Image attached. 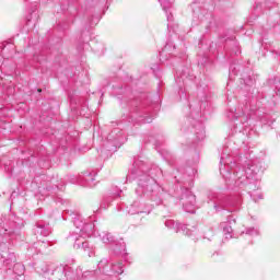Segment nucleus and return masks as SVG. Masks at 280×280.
I'll list each match as a JSON object with an SVG mask.
<instances>
[{
	"label": "nucleus",
	"mask_w": 280,
	"mask_h": 280,
	"mask_svg": "<svg viewBox=\"0 0 280 280\" xmlns=\"http://www.w3.org/2000/svg\"><path fill=\"white\" fill-rule=\"evenodd\" d=\"M145 163L136 161L131 168V176L136 178L138 187L136 188L138 199L132 202L127 209L129 215H137L139 213H150L154 205L159 206L163 203V188L158 185L156 179L163 176V171L159 166H153L149 170ZM145 200H150L153 203H145Z\"/></svg>",
	"instance_id": "obj_1"
},
{
	"label": "nucleus",
	"mask_w": 280,
	"mask_h": 280,
	"mask_svg": "<svg viewBox=\"0 0 280 280\" xmlns=\"http://www.w3.org/2000/svg\"><path fill=\"white\" fill-rule=\"evenodd\" d=\"M220 165V174L230 187H240L241 189L245 188L254 202L264 198V195L259 191V172H261V162L257 160H247L242 167H238L234 174H231V171L229 170H233V165H235V163L231 161L229 154L222 153Z\"/></svg>",
	"instance_id": "obj_2"
},
{
	"label": "nucleus",
	"mask_w": 280,
	"mask_h": 280,
	"mask_svg": "<svg viewBox=\"0 0 280 280\" xmlns=\"http://www.w3.org/2000/svg\"><path fill=\"white\" fill-rule=\"evenodd\" d=\"M73 224L75 226V231L70 235L71 242H74V248H82L86 250L89 248V242H86V237H91L93 235V231H95V224L93 223H84L82 220V215L77 214L73 218Z\"/></svg>",
	"instance_id": "obj_3"
},
{
	"label": "nucleus",
	"mask_w": 280,
	"mask_h": 280,
	"mask_svg": "<svg viewBox=\"0 0 280 280\" xmlns=\"http://www.w3.org/2000/svg\"><path fill=\"white\" fill-rule=\"evenodd\" d=\"M124 273V262H113L108 266L107 259H102L98 262L96 275L101 276L103 280H110V277L119 276Z\"/></svg>",
	"instance_id": "obj_4"
},
{
	"label": "nucleus",
	"mask_w": 280,
	"mask_h": 280,
	"mask_svg": "<svg viewBox=\"0 0 280 280\" xmlns=\"http://www.w3.org/2000/svg\"><path fill=\"white\" fill-rule=\"evenodd\" d=\"M98 237L103 244L109 246V249L114 255H124L126 253V243H117L115 236L110 232L103 231L98 233Z\"/></svg>",
	"instance_id": "obj_5"
},
{
	"label": "nucleus",
	"mask_w": 280,
	"mask_h": 280,
	"mask_svg": "<svg viewBox=\"0 0 280 280\" xmlns=\"http://www.w3.org/2000/svg\"><path fill=\"white\" fill-rule=\"evenodd\" d=\"M179 200L186 213H196V196L191 190L187 188L182 189V197Z\"/></svg>",
	"instance_id": "obj_6"
},
{
	"label": "nucleus",
	"mask_w": 280,
	"mask_h": 280,
	"mask_svg": "<svg viewBox=\"0 0 280 280\" xmlns=\"http://www.w3.org/2000/svg\"><path fill=\"white\" fill-rule=\"evenodd\" d=\"M165 226L167 229H173L176 233H180V231L184 233V235H187L188 237H194V235H198V230L192 226V230L189 229L187 225H183L174 220H166Z\"/></svg>",
	"instance_id": "obj_7"
},
{
	"label": "nucleus",
	"mask_w": 280,
	"mask_h": 280,
	"mask_svg": "<svg viewBox=\"0 0 280 280\" xmlns=\"http://www.w3.org/2000/svg\"><path fill=\"white\" fill-rule=\"evenodd\" d=\"M213 207L215 211H222V209H226V207H235V202L229 200V198L220 196L214 198Z\"/></svg>",
	"instance_id": "obj_8"
},
{
	"label": "nucleus",
	"mask_w": 280,
	"mask_h": 280,
	"mask_svg": "<svg viewBox=\"0 0 280 280\" xmlns=\"http://www.w3.org/2000/svg\"><path fill=\"white\" fill-rule=\"evenodd\" d=\"M107 139L114 143L115 148H119L124 143V133L121 129L116 128L108 135Z\"/></svg>",
	"instance_id": "obj_9"
},
{
	"label": "nucleus",
	"mask_w": 280,
	"mask_h": 280,
	"mask_svg": "<svg viewBox=\"0 0 280 280\" xmlns=\"http://www.w3.org/2000/svg\"><path fill=\"white\" fill-rule=\"evenodd\" d=\"M67 272H69V266L60 265L52 271V275L58 280H68Z\"/></svg>",
	"instance_id": "obj_10"
},
{
	"label": "nucleus",
	"mask_w": 280,
	"mask_h": 280,
	"mask_svg": "<svg viewBox=\"0 0 280 280\" xmlns=\"http://www.w3.org/2000/svg\"><path fill=\"white\" fill-rule=\"evenodd\" d=\"M35 233L37 235H43V237H47L48 235L51 234V228L47 224V225H43V224H37L36 229H35Z\"/></svg>",
	"instance_id": "obj_11"
},
{
	"label": "nucleus",
	"mask_w": 280,
	"mask_h": 280,
	"mask_svg": "<svg viewBox=\"0 0 280 280\" xmlns=\"http://www.w3.org/2000/svg\"><path fill=\"white\" fill-rule=\"evenodd\" d=\"M162 9L165 11L167 21H173L172 14L170 13V9L172 8V1L167 0H159Z\"/></svg>",
	"instance_id": "obj_12"
},
{
	"label": "nucleus",
	"mask_w": 280,
	"mask_h": 280,
	"mask_svg": "<svg viewBox=\"0 0 280 280\" xmlns=\"http://www.w3.org/2000/svg\"><path fill=\"white\" fill-rule=\"evenodd\" d=\"M195 128H196L195 135L198 141H202V139H205V125H202V122H198Z\"/></svg>",
	"instance_id": "obj_13"
},
{
	"label": "nucleus",
	"mask_w": 280,
	"mask_h": 280,
	"mask_svg": "<svg viewBox=\"0 0 280 280\" xmlns=\"http://www.w3.org/2000/svg\"><path fill=\"white\" fill-rule=\"evenodd\" d=\"M85 187H95V173H85Z\"/></svg>",
	"instance_id": "obj_14"
},
{
	"label": "nucleus",
	"mask_w": 280,
	"mask_h": 280,
	"mask_svg": "<svg viewBox=\"0 0 280 280\" xmlns=\"http://www.w3.org/2000/svg\"><path fill=\"white\" fill-rule=\"evenodd\" d=\"M235 119H240L241 124L248 122V116H246V113H242L241 116L234 115Z\"/></svg>",
	"instance_id": "obj_15"
},
{
	"label": "nucleus",
	"mask_w": 280,
	"mask_h": 280,
	"mask_svg": "<svg viewBox=\"0 0 280 280\" xmlns=\"http://www.w3.org/2000/svg\"><path fill=\"white\" fill-rule=\"evenodd\" d=\"M223 233L226 240H229L231 237V234L233 233V228H231L230 225L223 226Z\"/></svg>",
	"instance_id": "obj_16"
},
{
	"label": "nucleus",
	"mask_w": 280,
	"mask_h": 280,
	"mask_svg": "<svg viewBox=\"0 0 280 280\" xmlns=\"http://www.w3.org/2000/svg\"><path fill=\"white\" fill-rule=\"evenodd\" d=\"M245 233L246 235H259V230L254 228H248Z\"/></svg>",
	"instance_id": "obj_17"
},
{
	"label": "nucleus",
	"mask_w": 280,
	"mask_h": 280,
	"mask_svg": "<svg viewBox=\"0 0 280 280\" xmlns=\"http://www.w3.org/2000/svg\"><path fill=\"white\" fill-rule=\"evenodd\" d=\"M212 235H213V230H208L207 232H205L203 240H208L209 242H211Z\"/></svg>",
	"instance_id": "obj_18"
},
{
	"label": "nucleus",
	"mask_w": 280,
	"mask_h": 280,
	"mask_svg": "<svg viewBox=\"0 0 280 280\" xmlns=\"http://www.w3.org/2000/svg\"><path fill=\"white\" fill-rule=\"evenodd\" d=\"M168 49H170V46L166 45V46L164 47V49L162 50V52H161L160 56L163 57V54H165Z\"/></svg>",
	"instance_id": "obj_19"
},
{
	"label": "nucleus",
	"mask_w": 280,
	"mask_h": 280,
	"mask_svg": "<svg viewBox=\"0 0 280 280\" xmlns=\"http://www.w3.org/2000/svg\"><path fill=\"white\" fill-rule=\"evenodd\" d=\"M16 268H22V270H23V266L21 264L14 265V270H16Z\"/></svg>",
	"instance_id": "obj_20"
},
{
	"label": "nucleus",
	"mask_w": 280,
	"mask_h": 280,
	"mask_svg": "<svg viewBox=\"0 0 280 280\" xmlns=\"http://www.w3.org/2000/svg\"><path fill=\"white\" fill-rule=\"evenodd\" d=\"M150 121H152V119L147 118V119L143 120V124H150Z\"/></svg>",
	"instance_id": "obj_21"
},
{
	"label": "nucleus",
	"mask_w": 280,
	"mask_h": 280,
	"mask_svg": "<svg viewBox=\"0 0 280 280\" xmlns=\"http://www.w3.org/2000/svg\"><path fill=\"white\" fill-rule=\"evenodd\" d=\"M8 261H9V260H8V259H5V260H3V264H7V265H8Z\"/></svg>",
	"instance_id": "obj_22"
},
{
	"label": "nucleus",
	"mask_w": 280,
	"mask_h": 280,
	"mask_svg": "<svg viewBox=\"0 0 280 280\" xmlns=\"http://www.w3.org/2000/svg\"><path fill=\"white\" fill-rule=\"evenodd\" d=\"M1 258H2V259H4V258H5V256H1Z\"/></svg>",
	"instance_id": "obj_23"
}]
</instances>
